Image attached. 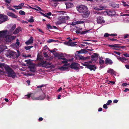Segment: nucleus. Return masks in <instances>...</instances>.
<instances>
[{
	"instance_id": "f257e3e1",
	"label": "nucleus",
	"mask_w": 129,
	"mask_h": 129,
	"mask_svg": "<svg viewBox=\"0 0 129 129\" xmlns=\"http://www.w3.org/2000/svg\"><path fill=\"white\" fill-rule=\"evenodd\" d=\"M77 10L80 13H83L82 17L84 18H87L89 16L90 13L88 12L87 7L84 5H81L76 7Z\"/></svg>"
},
{
	"instance_id": "f03ea898",
	"label": "nucleus",
	"mask_w": 129,
	"mask_h": 129,
	"mask_svg": "<svg viewBox=\"0 0 129 129\" xmlns=\"http://www.w3.org/2000/svg\"><path fill=\"white\" fill-rule=\"evenodd\" d=\"M6 73L9 75V76L14 78L16 76V73L8 65L5 66L4 67Z\"/></svg>"
},
{
	"instance_id": "7ed1b4c3",
	"label": "nucleus",
	"mask_w": 129,
	"mask_h": 129,
	"mask_svg": "<svg viewBox=\"0 0 129 129\" xmlns=\"http://www.w3.org/2000/svg\"><path fill=\"white\" fill-rule=\"evenodd\" d=\"M92 63L91 61L85 62L83 64V65L86 66V68L89 69L90 71L93 70L95 71L96 68V66L94 64H90Z\"/></svg>"
},
{
	"instance_id": "20e7f679",
	"label": "nucleus",
	"mask_w": 129,
	"mask_h": 129,
	"mask_svg": "<svg viewBox=\"0 0 129 129\" xmlns=\"http://www.w3.org/2000/svg\"><path fill=\"white\" fill-rule=\"evenodd\" d=\"M51 63L48 60H42L38 63L39 65L46 68H50Z\"/></svg>"
},
{
	"instance_id": "39448f33",
	"label": "nucleus",
	"mask_w": 129,
	"mask_h": 129,
	"mask_svg": "<svg viewBox=\"0 0 129 129\" xmlns=\"http://www.w3.org/2000/svg\"><path fill=\"white\" fill-rule=\"evenodd\" d=\"M6 56L8 57L14 58L17 57V53L13 51H9L6 54Z\"/></svg>"
},
{
	"instance_id": "423d86ee",
	"label": "nucleus",
	"mask_w": 129,
	"mask_h": 129,
	"mask_svg": "<svg viewBox=\"0 0 129 129\" xmlns=\"http://www.w3.org/2000/svg\"><path fill=\"white\" fill-rule=\"evenodd\" d=\"M58 20L56 22L57 25L66 22V21L64 20L62 15L59 16L58 18Z\"/></svg>"
},
{
	"instance_id": "0eeeda50",
	"label": "nucleus",
	"mask_w": 129,
	"mask_h": 129,
	"mask_svg": "<svg viewBox=\"0 0 129 129\" xmlns=\"http://www.w3.org/2000/svg\"><path fill=\"white\" fill-rule=\"evenodd\" d=\"M15 37L10 35L6 36L5 39L6 42H10L15 39Z\"/></svg>"
},
{
	"instance_id": "6e6552de",
	"label": "nucleus",
	"mask_w": 129,
	"mask_h": 129,
	"mask_svg": "<svg viewBox=\"0 0 129 129\" xmlns=\"http://www.w3.org/2000/svg\"><path fill=\"white\" fill-rule=\"evenodd\" d=\"M79 65L78 64L76 63H72L70 66L73 69L75 70L76 71H78L80 68L79 67Z\"/></svg>"
},
{
	"instance_id": "1a4fd4ad",
	"label": "nucleus",
	"mask_w": 129,
	"mask_h": 129,
	"mask_svg": "<svg viewBox=\"0 0 129 129\" xmlns=\"http://www.w3.org/2000/svg\"><path fill=\"white\" fill-rule=\"evenodd\" d=\"M97 22L99 24H102L105 22L103 17L102 16H99L96 18Z\"/></svg>"
},
{
	"instance_id": "9d476101",
	"label": "nucleus",
	"mask_w": 129,
	"mask_h": 129,
	"mask_svg": "<svg viewBox=\"0 0 129 129\" xmlns=\"http://www.w3.org/2000/svg\"><path fill=\"white\" fill-rule=\"evenodd\" d=\"M1 23L6 21L8 19V17L7 16L3 14H0Z\"/></svg>"
},
{
	"instance_id": "9b49d317",
	"label": "nucleus",
	"mask_w": 129,
	"mask_h": 129,
	"mask_svg": "<svg viewBox=\"0 0 129 129\" xmlns=\"http://www.w3.org/2000/svg\"><path fill=\"white\" fill-rule=\"evenodd\" d=\"M77 43L76 42H64V43L65 45L69 46H74L76 45V43Z\"/></svg>"
},
{
	"instance_id": "f8f14e48",
	"label": "nucleus",
	"mask_w": 129,
	"mask_h": 129,
	"mask_svg": "<svg viewBox=\"0 0 129 129\" xmlns=\"http://www.w3.org/2000/svg\"><path fill=\"white\" fill-rule=\"evenodd\" d=\"M8 30H4L0 31V38H4L5 37L7 34Z\"/></svg>"
},
{
	"instance_id": "ddd939ff",
	"label": "nucleus",
	"mask_w": 129,
	"mask_h": 129,
	"mask_svg": "<svg viewBox=\"0 0 129 129\" xmlns=\"http://www.w3.org/2000/svg\"><path fill=\"white\" fill-rule=\"evenodd\" d=\"M60 59L61 60H60V62L62 63L66 64L67 63L68 61V60L66 59L65 57H61ZM67 65L66 64H64V65L66 66Z\"/></svg>"
},
{
	"instance_id": "4468645a",
	"label": "nucleus",
	"mask_w": 129,
	"mask_h": 129,
	"mask_svg": "<svg viewBox=\"0 0 129 129\" xmlns=\"http://www.w3.org/2000/svg\"><path fill=\"white\" fill-rule=\"evenodd\" d=\"M42 97L41 98V96H40L38 97H32V99L33 100H43L45 98V94H43V95H42Z\"/></svg>"
},
{
	"instance_id": "2eb2a0df",
	"label": "nucleus",
	"mask_w": 129,
	"mask_h": 129,
	"mask_svg": "<svg viewBox=\"0 0 129 129\" xmlns=\"http://www.w3.org/2000/svg\"><path fill=\"white\" fill-rule=\"evenodd\" d=\"M34 41V39L33 37H30L27 41L25 42V43L27 45H28L33 43Z\"/></svg>"
},
{
	"instance_id": "dca6fc26",
	"label": "nucleus",
	"mask_w": 129,
	"mask_h": 129,
	"mask_svg": "<svg viewBox=\"0 0 129 129\" xmlns=\"http://www.w3.org/2000/svg\"><path fill=\"white\" fill-rule=\"evenodd\" d=\"M98 55L96 53H94L91 56V60L92 61H95L98 59Z\"/></svg>"
},
{
	"instance_id": "f3484780",
	"label": "nucleus",
	"mask_w": 129,
	"mask_h": 129,
	"mask_svg": "<svg viewBox=\"0 0 129 129\" xmlns=\"http://www.w3.org/2000/svg\"><path fill=\"white\" fill-rule=\"evenodd\" d=\"M67 9H69L72 7L73 6V4L71 2H68L65 3Z\"/></svg>"
},
{
	"instance_id": "a211bd4d",
	"label": "nucleus",
	"mask_w": 129,
	"mask_h": 129,
	"mask_svg": "<svg viewBox=\"0 0 129 129\" xmlns=\"http://www.w3.org/2000/svg\"><path fill=\"white\" fill-rule=\"evenodd\" d=\"M107 73H110L112 75L113 74L115 75H116V72L114 71L113 69H112L110 68H109V69L107 71Z\"/></svg>"
},
{
	"instance_id": "6ab92c4d",
	"label": "nucleus",
	"mask_w": 129,
	"mask_h": 129,
	"mask_svg": "<svg viewBox=\"0 0 129 129\" xmlns=\"http://www.w3.org/2000/svg\"><path fill=\"white\" fill-rule=\"evenodd\" d=\"M7 14L9 16H10L13 18H16L17 17V16L16 15L11 12H8Z\"/></svg>"
},
{
	"instance_id": "aec40b11",
	"label": "nucleus",
	"mask_w": 129,
	"mask_h": 129,
	"mask_svg": "<svg viewBox=\"0 0 129 129\" xmlns=\"http://www.w3.org/2000/svg\"><path fill=\"white\" fill-rule=\"evenodd\" d=\"M111 6L114 8H119V4H116L115 3H113L111 4Z\"/></svg>"
},
{
	"instance_id": "412c9836",
	"label": "nucleus",
	"mask_w": 129,
	"mask_h": 129,
	"mask_svg": "<svg viewBox=\"0 0 129 129\" xmlns=\"http://www.w3.org/2000/svg\"><path fill=\"white\" fill-rule=\"evenodd\" d=\"M20 27H18L16 28L14 31L13 32L12 34H11V35H12L13 34H16L18 33L20 31Z\"/></svg>"
},
{
	"instance_id": "4be33fe9",
	"label": "nucleus",
	"mask_w": 129,
	"mask_h": 129,
	"mask_svg": "<svg viewBox=\"0 0 129 129\" xmlns=\"http://www.w3.org/2000/svg\"><path fill=\"white\" fill-rule=\"evenodd\" d=\"M64 0H51V1H53L54 2V3L53 6L56 7L57 5V2H61L62 1H64Z\"/></svg>"
},
{
	"instance_id": "5701e85b",
	"label": "nucleus",
	"mask_w": 129,
	"mask_h": 129,
	"mask_svg": "<svg viewBox=\"0 0 129 129\" xmlns=\"http://www.w3.org/2000/svg\"><path fill=\"white\" fill-rule=\"evenodd\" d=\"M105 63L111 64L112 63V61L109 58H107L105 60Z\"/></svg>"
},
{
	"instance_id": "b1692460",
	"label": "nucleus",
	"mask_w": 129,
	"mask_h": 129,
	"mask_svg": "<svg viewBox=\"0 0 129 129\" xmlns=\"http://www.w3.org/2000/svg\"><path fill=\"white\" fill-rule=\"evenodd\" d=\"M128 59L125 57H122L121 61L122 62L126 63L127 62Z\"/></svg>"
},
{
	"instance_id": "393cba45",
	"label": "nucleus",
	"mask_w": 129,
	"mask_h": 129,
	"mask_svg": "<svg viewBox=\"0 0 129 129\" xmlns=\"http://www.w3.org/2000/svg\"><path fill=\"white\" fill-rule=\"evenodd\" d=\"M54 56L56 58H57V59H59L61 58V57H59V53H58L56 52L54 54Z\"/></svg>"
},
{
	"instance_id": "a878e982",
	"label": "nucleus",
	"mask_w": 129,
	"mask_h": 129,
	"mask_svg": "<svg viewBox=\"0 0 129 129\" xmlns=\"http://www.w3.org/2000/svg\"><path fill=\"white\" fill-rule=\"evenodd\" d=\"M78 56L79 57V59L81 60H85L86 59V57L83 56L79 54L78 55Z\"/></svg>"
},
{
	"instance_id": "bb28decb",
	"label": "nucleus",
	"mask_w": 129,
	"mask_h": 129,
	"mask_svg": "<svg viewBox=\"0 0 129 129\" xmlns=\"http://www.w3.org/2000/svg\"><path fill=\"white\" fill-rule=\"evenodd\" d=\"M7 48L6 46H0V53L2 52L4 50L3 48L7 49Z\"/></svg>"
},
{
	"instance_id": "cd10ccee",
	"label": "nucleus",
	"mask_w": 129,
	"mask_h": 129,
	"mask_svg": "<svg viewBox=\"0 0 129 129\" xmlns=\"http://www.w3.org/2000/svg\"><path fill=\"white\" fill-rule=\"evenodd\" d=\"M90 30H83L81 31V35L85 34L88 32H89V31Z\"/></svg>"
},
{
	"instance_id": "c85d7f7f",
	"label": "nucleus",
	"mask_w": 129,
	"mask_h": 129,
	"mask_svg": "<svg viewBox=\"0 0 129 129\" xmlns=\"http://www.w3.org/2000/svg\"><path fill=\"white\" fill-rule=\"evenodd\" d=\"M32 6L36 8H37L38 9H38V10H39V11H43V10L39 6H38L36 5H35V6Z\"/></svg>"
},
{
	"instance_id": "c756f323",
	"label": "nucleus",
	"mask_w": 129,
	"mask_h": 129,
	"mask_svg": "<svg viewBox=\"0 0 129 129\" xmlns=\"http://www.w3.org/2000/svg\"><path fill=\"white\" fill-rule=\"evenodd\" d=\"M114 11L111 10H108L107 11L108 14L109 15H112L114 13Z\"/></svg>"
},
{
	"instance_id": "7c9ffc66",
	"label": "nucleus",
	"mask_w": 129,
	"mask_h": 129,
	"mask_svg": "<svg viewBox=\"0 0 129 129\" xmlns=\"http://www.w3.org/2000/svg\"><path fill=\"white\" fill-rule=\"evenodd\" d=\"M31 18L28 20V21L29 22H33L34 21L33 17L32 16L31 17Z\"/></svg>"
},
{
	"instance_id": "2f4dec72",
	"label": "nucleus",
	"mask_w": 129,
	"mask_h": 129,
	"mask_svg": "<svg viewBox=\"0 0 129 129\" xmlns=\"http://www.w3.org/2000/svg\"><path fill=\"white\" fill-rule=\"evenodd\" d=\"M25 62H26V63L30 65L31 64V60L30 59L25 60Z\"/></svg>"
},
{
	"instance_id": "473e14b6",
	"label": "nucleus",
	"mask_w": 129,
	"mask_h": 129,
	"mask_svg": "<svg viewBox=\"0 0 129 129\" xmlns=\"http://www.w3.org/2000/svg\"><path fill=\"white\" fill-rule=\"evenodd\" d=\"M30 96V94H29L27 95H25L24 97L22 98L24 99H26L29 98Z\"/></svg>"
},
{
	"instance_id": "72a5a7b5",
	"label": "nucleus",
	"mask_w": 129,
	"mask_h": 129,
	"mask_svg": "<svg viewBox=\"0 0 129 129\" xmlns=\"http://www.w3.org/2000/svg\"><path fill=\"white\" fill-rule=\"evenodd\" d=\"M16 25H13L11 28V29L10 30V31H12L14 30L15 28H16Z\"/></svg>"
},
{
	"instance_id": "f704fd0d",
	"label": "nucleus",
	"mask_w": 129,
	"mask_h": 129,
	"mask_svg": "<svg viewBox=\"0 0 129 129\" xmlns=\"http://www.w3.org/2000/svg\"><path fill=\"white\" fill-rule=\"evenodd\" d=\"M100 8L101 9V10L104 9L106 8V7L105 6L100 5L99 6Z\"/></svg>"
},
{
	"instance_id": "c9c22d12",
	"label": "nucleus",
	"mask_w": 129,
	"mask_h": 129,
	"mask_svg": "<svg viewBox=\"0 0 129 129\" xmlns=\"http://www.w3.org/2000/svg\"><path fill=\"white\" fill-rule=\"evenodd\" d=\"M84 21L80 20L77 21L76 22V23L78 24H83L84 23Z\"/></svg>"
},
{
	"instance_id": "e433bc0d",
	"label": "nucleus",
	"mask_w": 129,
	"mask_h": 129,
	"mask_svg": "<svg viewBox=\"0 0 129 129\" xmlns=\"http://www.w3.org/2000/svg\"><path fill=\"white\" fill-rule=\"evenodd\" d=\"M19 14L22 15H24L25 14V12L23 11L20 10L19 12Z\"/></svg>"
},
{
	"instance_id": "4c0bfd02",
	"label": "nucleus",
	"mask_w": 129,
	"mask_h": 129,
	"mask_svg": "<svg viewBox=\"0 0 129 129\" xmlns=\"http://www.w3.org/2000/svg\"><path fill=\"white\" fill-rule=\"evenodd\" d=\"M64 20L65 21L66 20H68L70 19V18L68 16H63Z\"/></svg>"
},
{
	"instance_id": "58836bf2",
	"label": "nucleus",
	"mask_w": 129,
	"mask_h": 129,
	"mask_svg": "<svg viewBox=\"0 0 129 129\" xmlns=\"http://www.w3.org/2000/svg\"><path fill=\"white\" fill-rule=\"evenodd\" d=\"M99 62L100 64L102 65L104 63V60L102 59H100L99 60Z\"/></svg>"
},
{
	"instance_id": "ea45409f",
	"label": "nucleus",
	"mask_w": 129,
	"mask_h": 129,
	"mask_svg": "<svg viewBox=\"0 0 129 129\" xmlns=\"http://www.w3.org/2000/svg\"><path fill=\"white\" fill-rule=\"evenodd\" d=\"M122 3H123V5L125 7V6H127L128 7L129 6V5L127 4L126 2H125L124 1L122 2Z\"/></svg>"
},
{
	"instance_id": "a19ab883",
	"label": "nucleus",
	"mask_w": 129,
	"mask_h": 129,
	"mask_svg": "<svg viewBox=\"0 0 129 129\" xmlns=\"http://www.w3.org/2000/svg\"><path fill=\"white\" fill-rule=\"evenodd\" d=\"M55 41V40H53L52 39H50L47 42L48 43H50L53 42H54Z\"/></svg>"
},
{
	"instance_id": "79ce46f5",
	"label": "nucleus",
	"mask_w": 129,
	"mask_h": 129,
	"mask_svg": "<svg viewBox=\"0 0 129 129\" xmlns=\"http://www.w3.org/2000/svg\"><path fill=\"white\" fill-rule=\"evenodd\" d=\"M114 55L116 57L117 59L119 60H120V61H121L122 57H120L119 56L117 55L116 54Z\"/></svg>"
},
{
	"instance_id": "37998d69",
	"label": "nucleus",
	"mask_w": 129,
	"mask_h": 129,
	"mask_svg": "<svg viewBox=\"0 0 129 129\" xmlns=\"http://www.w3.org/2000/svg\"><path fill=\"white\" fill-rule=\"evenodd\" d=\"M59 57H64V54L65 53H59Z\"/></svg>"
},
{
	"instance_id": "c03bdc74",
	"label": "nucleus",
	"mask_w": 129,
	"mask_h": 129,
	"mask_svg": "<svg viewBox=\"0 0 129 129\" xmlns=\"http://www.w3.org/2000/svg\"><path fill=\"white\" fill-rule=\"evenodd\" d=\"M5 2L7 4H9L10 3L11 0H4Z\"/></svg>"
},
{
	"instance_id": "a18cd8bd",
	"label": "nucleus",
	"mask_w": 129,
	"mask_h": 129,
	"mask_svg": "<svg viewBox=\"0 0 129 129\" xmlns=\"http://www.w3.org/2000/svg\"><path fill=\"white\" fill-rule=\"evenodd\" d=\"M110 36V34H108L107 33H106L105 34L104 36L105 37H108Z\"/></svg>"
},
{
	"instance_id": "49530a36",
	"label": "nucleus",
	"mask_w": 129,
	"mask_h": 129,
	"mask_svg": "<svg viewBox=\"0 0 129 129\" xmlns=\"http://www.w3.org/2000/svg\"><path fill=\"white\" fill-rule=\"evenodd\" d=\"M47 27L48 29H52V27L50 25V24H47Z\"/></svg>"
},
{
	"instance_id": "de8ad7c7",
	"label": "nucleus",
	"mask_w": 129,
	"mask_h": 129,
	"mask_svg": "<svg viewBox=\"0 0 129 129\" xmlns=\"http://www.w3.org/2000/svg\"><path fill=\"white\" fill-rule=\"evenodd\" d=\"M28 7L29 8H30L31 9H34L36 11H39V10H38V9H37L36 8H35L32 7L31 6H29V5H28Z\"/></svg>"
},
{
	"instance_id": "09e8293b",
	"label": "nucleus",
	"mask_w": 129,
	"mask_h": 129,
	"mask_svg": "<svg viewBox=\"0 0 129 129\" xmlns=\"http://www.w3.org/2000/svg\"><path fill=\"white\" fill-rule=\"evenodd\" d=\"M112 102V101L111 100H109L108 101L107 103H106L107 105H109L110 104H111Z\"/></svg>"
},
{
	"instance_id": "8fccbe9b",
	"label": "nucleus",
	"mask_w": 129,
	"mask_h": 129,
	"mask_svg": "<svg viewBox=\"0 0 129 129\" xmlns=\"http://www.w3.org/2000/svg\"><path fill=\"white\" fill-rule=\"evenodd\" d=\"M129 37V35L128 34H125L124 36V39L126 38H128Z\"/></svg>"
},
{
	"instance_id": "3c124183",
	"label": "nucleus",
	"mask_w": 129,
	"mask_h": 129,
	"mask_svg": "<svg viewBox=\"0 0 129 129\" xmlns=\"http://www.w3.org/2000/svg\"><path fill=\"white\" fill-rule=\"evenodd\" d=\"M107 105L106 104H104L103 105V107L105 109H107L108 108Z\"/></svg>"
},
{
	"instance_id": "603ef678",
	"label": "nucleus",
	"mask_w": 129,
	"mask_h": 129,
	"mask_svg": "<svg viewBox=\"0 0 129 129\" xmlns=\"http://www.w3.org/2000/svg\"><path fill=\"white\" fill-rule=\"evenodd\" d=\"M25 48L26 50H29L30 49L29 46H25Z\"/></svg>"
},
{
	"instance_id": "864d4df0",
	"label": "nucleus",
	"mask_w": 129,
	"mask_h": 129,
	"mask_svg": "<svg viewBox=\"0 0 129 129\" xmlns=\"http://www.w3.org/2000/svg\"><path fill=\"white\" fill-rule=\"evenodd\" d=\"M123 55L126 57H129V54L127 53H125Z\"/></svg>"
},
{
	"instance_id": "5fc2aeb1",
	"label": "nucleus",
	"mask_w": 129,
	"mask_h": 129,
	"mask_svg": "<svg viewBox=\"0 0 129 129\" xmlns=\"http://www.w3.org/2000/svg\"><path fill=\"white\" fill-rule=\"evenodd\" d=\"M129 85L128 84H127V83H123L122 84V86H126L128 85Z\"/></svg>"
},
{
	"instance_id": "6e6d98bb",
	"label": "nucleus",
	"mask_w": 129,
	"mask_h": 129,
	"mask_svg": "<svg viewBox=\"0 0 129 129\" xmlns=\"http://www.w3.org/2000/svg\"><path fill=\"white\" fill-rule=\"evenodd\" d=\"M18 6H13V7H14V8L17 10H18L21 8V7H18Z\"/></svg>"
},
{
	"instance_id": "4d7b16f0",
	"label": "nucleus",
	"mask_w": 129,
	"mask_h": 129,
	"mask_svg": "<svg viewBox=\"0 0 129 129\" xmlns=\"http://www.w3.org/2000/svg\"><path fill=\"white\" fill-rule=\"evenodd\" d=\"M110 35L111 36L114 37L116 36H117V34H111Z\"/></svg>"
},
{
	"instance_id": "13d9d810",
	"label": "nucleus",
	"mask_w": 129,
	"mask_h": 129,
	"mask_svg": "<svg viewBox=\"0 0 129 129\" xmlns=\"http://www.w3.org/2000/svg\"><path fill=\"white\" fill-rule=\"evenodd\" d=\"M43 54L45 57L47 56L48 55L47 52H44Z\"/></svg>"
},
{
	"instance_id": "bf43d9fd",
	"label": "nucleus",
	"mask_w": 129,
	"mask_h": 129,
	"mask_svg": "<svg viewBox=\"0 0 129 129\" xmlns=\"http://www.w3.org/2000/svg\"><path fill=\"white\" fill-rule=\"evenodd\" d=\"M76 33L77 34H81V31L80 30H76Z\"/></svg>"
},
{
	"instance_id": "052dcab7",
	"label": "nucleus",
	"mask_w": 129,
	"mask_h": 129,
	"mask_svg": "<svg viewBox=\"0 0 129 129\" xmlns=\"http://www.w3.org/2000/svg\"><path fill=\"white\" fill-rule=\"evenodd\" d=\"M7 6V8L10 10H11L12 8L10 6L8 5V4H7L6 5Z\"/></svg>"
},
{
	"instance_id": "680f3d73",
	"label": "nucleus",
	"mask_w": 129,
	"mask_h": 129,
	"mask_svg": "<svg viewBox=\"0 0 129 129\" xmlns=\"http://www.w3.org/2000/svg\"><path fill=\"white\" fill-rule=\"evenodd\" d=\"M83 49H81V50L79 51H78L79 53H83Z\"/></svg>"
},
{
	"instance_id": "e2e57ef3",
	"label": "nucleus",
	"mask_w": 129,
	"mask_h": 129,
	"mask_svg": "<svg viewBox=\"0 0 129 129\" xmlns=\"http://www.w3.org/2000/svg\"><path fill=\"white\" fill-rule=\"evenodd\" d=\"M118 44H115L114 45V47H119V46H118Z\"/></svg>"
},
{
	"instance_id": "0e129e2a",
	"label": "nucleus",
	"mask_w": 129,
	"mask_h": 129,
	"mask_svg": "<svg viewBox=\"0 0 129 129\" xmlns=\"http://www.w3.org/2000/svg\"><path fill=\"white\" fill-rule=\"evenodd\" d=\"M58 12L60 13L59 14H63L64 13H65L64 12L62 11H60Z\"/></svg>"
},
{
	"instance_id": "69168bd1",
	"label": "nucleus",
	"mask_w": 129,
	"mask_h": 129,
	"mask_svg": "<svg viewBox=\"0 0 129 129\" xmlns=\"http://www.w3.org/2000/svg\"><path fill=\"white\" fill-rule=\"evenodd\" d=\"M46 15L47 16H51L52 15L51 13L50 12H49L48 13L46 14Z\"/></svg>"
},
{
	"instance_id": "338daca9",
	"label": "nucleus",
	"mask_w": 129,
	"mask_h": 129,
	"mask_svg": "<svg viewBox=\"0 0 129 129\" xmlns=\"http://www.w3.org/2000/svg\"><path fill=\"white\" fill-rule=\"evenodd\" d=\"M114 53L118 55H120V53L118 52L114 51Z\"/></svg>"
},
{
	"instance_id": "774afa93",
	"label": "nucleus",
	"mask_w": 129,
	"mask_h": 129,
	"mask_svg": "<svg viewBox=\"0 0 129 129\" xmlns=\"http://www.w3.org/2000/svg\"><path fill=\"white\" fill-rule=\"evenodd\" d=\"M125 66L126 67V68L127 69H129V65H127V64H125Z\"/></svg>"
}]
</instances>
